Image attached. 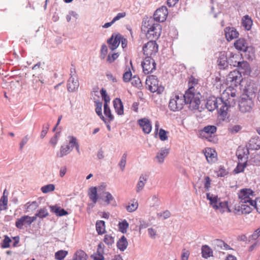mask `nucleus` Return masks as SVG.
<instances>
[{
	"mask_svg": "<svg viewBox=\"0 0 260 260\" xmlns=\"http://www.w3.org/2000/svg\"><path fill=\"white\" fill-rule=\"evenodd\" d=\"M239 204L235 206V210L238 214H248L252 211L251 203L253 202L255 196L254 191L250 188H243L238 193Z\"/></svg>",
	"mask_w": 260,
	"mask_h": 260,
	"instance_id": "1",
	"label": "nucleus"
},
{
	"mask_svg": "<svg viewBox=\"0 0 260 260\" xmlns=\"http://www.w3.org/2000/svg\"><path fill=\"white\" fill-rule=\"evenodd\" d=\"M194 91L195 89L193 87L189 88L183 94L184 100L185 104H189V108L191 110H200L202 95L199 92Z\"/></svg>",
	"mask_w": 260,
	"mask_h": 260,
	"instance_id": "2",
	"label": "nucleus"
},
{
	"mask_svg": "<svg viewBox=\"0 0 260 260\" xmlns=\"http://www.w3.org/2000/svg\"><path fill=\"white\" fill-rule=\"evenodd\" d=\"M144 27L148 29L147 30L146 37L151 40H157L160 35L161 27L158 23H154L153 19L151 18L149 19L147 23H144Z\"/></svg>",
	"mask_w": 260,
	"mask_h": 260,
	"instance_id": "3",
	"label": "nucleus"
},
{
	"mask_svg": "<svg viewBox=\"0 0 260 260\" xmlns=\"http://www.w3.org/2000/svg\"><path fill=\"white\" fill-rule=\"evenodd\" d=\"M254 106L252 97L247 94L241 95L239 101V108L242 113L250 112Z\"/></svg>",
	"mask_w": 260,
	"mask_h": 260,
	"instance_id": "4",
	"label": "nucleus"
},
{
	"mask_svg": "<svg viewBox=\"0 0 260 260\" xmlns=\"http://www.w3.org/2000/svg\"><path fill=\"white\" fill-rule=\"evenodd\" d=\"M184 104H185V102L184 100L183 94L176 93L170 99L169 107L170 110L175 112L181 110Z\"/></svg>",
	"mask_w": 260,
	"mask_h": 260,
	"instance_id": "5",
	"label": "nucleus"
},
{
	"mask_svg": "<svg viewBox=\"0 0 260 260\" xmlns=\"http://www.w3.org/2000/svg\"><path fill=\"white\" fill-rule=\"evenodd\" d=\"M158 46L155 40H151L143 47L144 54L146 57L153 58L158 52Z\"/></svg>",
	"mask_w": 260,
	"mask_h": 260,
	"instance_id": "6",
	"label": "nucleus"
},
{
	"mask_svg": "<svg viewBox=\"0 0 260 260\" xmlns=\"http://www.w3.org/2000/svg\"><path fill=\"white\" fill-rule=\"evenodd\" d=\"M146 84L148 86L149 90L151 92H157L160 93L163 90V88L158 86V81L155 76L150 75L147 77Z\"/></svg>",
	"mask_w": 260,
	"mask_h": 260,
	"instance_id": "7",
	"label": "nucleus"
},
{
	"mask_svg": "<svg viewBox=\"0 0 260 260\" xmlns=\"http://www.w3.org/2000/svg\"><path fill=\"white\" fill-rule=\"evenodd\" d=\"M243 78L240 72L236 70L231 72L226 78L228 84H230L231 86H238L242 81Z\"/></svg>",
	"mask_w": 260,
	"mask_h": 260,
	"instance_id": "8",
	"label": "nucleus"
},
{
	"mask_svg": "<svg viewBox=\"0 0 260 260\" xmlns=\"http://www.w3.org/2000/svg\"><path fill=\"white\" fill-rule=\"evenodd\" d=\"M220 98H221V102H218V107L216 109L217 110L220 116L225 118L228 115L227 111L228 108L231 106L230 101L231 100H233L231 98L224 99V98L223 96Z\"/></svg>",
	"mask_w": 260,
	"mask_h": 260,
	"instance_id": "9",
	"label": "nucleus"
},
{
	"mask_svg": "<svg viewBox=\"0 0 260 260\" xmlns=\"http://www.w3.org/2000/svg\"><path fill=\"white\" fill-rule=\"evenodd\" d=\"M256 140L255 139H250V140L249 141L248 147L247 146L246 148H243L242 149L239 148L237 150V155L238 156V158L239 159H241V160H242V158L244 156H246V158H247V156L249 153V149H257L259 148V145H257L256 146L253 145V144H256Z\"/></svg>",
	"mask_w": 260,
	"mask_h": 260,
	"instance_id": "10",
	"label": "nucleus"
},
{
	"mask_svg": "<svg viewBox=\"0 0 260 260\" xmlns=\"http://www.w3.org/2000/svg\"><path fill=\"white\" fill-rule=\"evenodd\" d=\"M141 65L145 74H149L156 69V63L151 57H145Z\"/></svg>",
	"mask_w": 260,
	"mask_h": 260,
	"instance_id": "11",
	"label": "nucleus"
},
{
	"mask_svg": "<svg viewBox=\"0 0 260 260\" xmlns=\"http://www.w3.org/2000/svg\"><path fill=\"white\" fill-rule=\"evenodd\" d=\"M168 14V11L167 7L162 6L157 9L153 14V21L156 22H164L166 20Z\"/></svg>",
	"mask_w": 260,
	"mask_h": 260,
	"instance_id": "12",
	"label": "nucleus"
},
{
	"mask_svg": "<svg viewBox=\"0 0 260 260\" xmlns=\"http://www.w3.org/2000/svg\"><path fill=\"white\" fill-rule=\"evenodd\" d=\"M120 40H121V34H113L111 38L108 40L107 43L110 45V49L114 50L118 47Z\"/></svg>",
	"mask_w": 260,
	"mask_h": 260,
	"instance_id": "13",
	"label": "nucleus"
},
{
	"mask_svg": "<svg viewBox=\"0 0 260 260\" xmlns=\"http://www.w3.org/2000/svg\"><path fill=\"white\" fill-rule=\"evenodd\" d=\"M138 123L144 133L148 134L151 132L152 129L151 123L148 118L140 119L138 120Z\"/></svg>",
	"mask_w": 260,
	"mask_h": 260,
	"instance_id": "14",
	"label": "nucleus"
},
{
	"mask_svg": "<svg viewBox=\"0 0 260 260\" xmlns=\"http://www.w3.org/2000/svg\"><path fill=\"white\" fill-rule=\"evenodd\" d=\"M218 102H221V98L211 97L207 100L206 107L209 111H212L218 107Z\"/></svg>",
	"mask_w": 260,
	"mask_h": 260,
	"instance_id": "15",
	"label": "nucleus"
},
{
	"mask_svg": "<svg viewBox=\"0 0 260 260\" xmlns=\"http://www.w3.org/2000/svg\"><path fill=\"white\" fill-rule=\"evenodd\" d=\"M228 55L225 52H220L218 57V66L220 69H225L228 67Z\"/></svg>",
	"mask_w": 260,
	"mask_h": 260,
	"instance_id": "16",
	"label": "nucleus"
},
{
	"mask_svg": "<svg viewBox=\"0 0 260 260\" xmlns=\"http://www.w3.org/2000/svg\"><path fill=\"white\" fill-rule=\"evenodd\" d=\"M79 86V82L77 79L70 77L67 84V89L69 92H74L77 90Z\"/></svg>",
	"mask_w": 260,
	"mask_h": 260,
	"instance_id": "17",
	"label": "nucleus"
},
{
	"mask_svg": "<svg viewBox=\"0 0 260 260\" xmlns=\"http://www.w3.org/2000/svg\"><path fill=\"white\" fill-rule=\"evenodd\" d=\"M237 63V67L238 70L237 71L240 72L241 75L242 74L244 75L248 74L250 73V68L248 62L246 61H239Z\"/></svg>",
	"mask_w": 260,
	"mask_h": 260,
	"instance_id": "18",
	"label": "nucleus"
},
{
	"mask_svg": "<svg viewBox=\"0 0 260 260\" xmlns=\"http://www.w3.org/2000/svg\"><path fill=\"white\" fill-rule=\"evenodd\" d=\"M226 40L230 41L238 37L239 33L234 27H227L224 29Z\"/></svg>",
	"mask_w": 260,
	"mask_h": 260,
	"instance_id": "19",
	"label": "nucleus"
},
{
	"mask_svg": "<svg viewBox=\"0 0 260 260\" xmlns=\"http://www.w3.org/2000/svg\"><path fill=\"white\" fill-rule=\"evenodd\" d=\"M169 153V149L166 148H162L156 154L155 158L159 164H162L164 162L165 157Z\"/></svg>",
	"mask_w": 260,
	"mask_h": 260,
	"instance_id": "20",
	"label": "nucleus"
},
{
	"mask_svg": "<svg viewBox=\"0 0 260 260\" xmlns=\"http://www.w3.org/2000/svg\"><path fill=\"white\" fill-rule=\"evenodd\" d=\"M212 244L215 249L220 251V250H226L230 249V246L223 241L220 239H215L212 241Z\"/></svg>",
	"mask_w": 260,
	"mask_h": 260,
	"instance_id": "21",
	"label": "nucleus"
},
{
	"mask_svg": "<svg viewBox=\"0 0 260 260\" xmlns=\"http://www.w3.org/2000/svg\"><path fill=\"white\" fill-rule=\"evenodd\" d=\"M90 200L93 202V204L91 205L93 207L98 200V196L97 193V188L96 187H91L88 189V193Z\"/></svg>",
	"mask_w": 260,
	"mask_h": 260,
	"instance_id": "22",
	"label": "nucleus"
},
{
	"mask_svg": "<svg viewBox=\"0 0 260 260\" xmlns=\"http://www.w3.org/2000/svg\"><path fill=\"white\" fill-rule=\"evenodd\" d=\"M49 208L51 211L57 216H62L68 214V212L66 210L57 205L50 206Z\"/></svg>",
	"mask_w": 260,
	"mask_h": 260,
	"instance_id": "23",
	"label": "nucleus"
},
{
	"mask_svg": "<svg viewBox=\"0 0 260 260\" xmlns=\"http://www.w3.org/2000/svg\"><path fill=\"white\" fill-rule=\"evenodd\" d=\"M113 106L118 115H122L123 114V106L120 99L116 98L114 100Z\"/></svg>",
	"mask_w": 260,
	"mask_h": 260,
	"instance_id": "24",
	"label": "nucleus"
},
{
	"mask_svg": "<svg viewBox=\"0 0 260 260\" xmlns=\"http://www.w3.org/2000/svg\"><path fill=\"white\" fill-rule=\"evenodd\" d=\"M215 152L212 149L210 148H207L205 149V151L204 152L205 156L206 158L207 161L209 163H212L215 161Z\"/></svg>",
	"mask_w": 260,
	"mask_h": 260,
	"instance_id": "25",
	"label": "nucleus"
},
{
	"mask_svg": "<svg viewBox=\"0 0 260 260\" xmlns=\"http://www.w3.org/2000/svg\"><path fill=\"white\" fill-rule=\"evenodd\" d=\"M28 218V215H24L17 219L15 222V226L19 229H22L23 226L25 224L30 226L29 220Z\"/></svg>",
	"mask_w": 260,
	"mask_h": 260,
	"instance_id": "26",
	"label": "nucleus"
},
{
	"mask_svg": "<svg viewBox=\"0 0 260 260\" xmlns=\"http://www.w3.org/2000/svg\"><path fill=\"white\" fill-rule=\"evenodd\" d=\"M206 197L207 200L210 201V204L214 209H218L219 206H218V197L217 196L213 195L210 193H207Z\"/></svg>",
	"mask_w": 260,
	"mask_h": 260,
	"instance_id": "27",
	"label": "nucleus"
},
{
	"mask_svg": "<svg viewBox=\"0 0 260 260\" xmlns=\"http://www.w3.org/2000/svg\"><path fill=\"white\" fill-rule=\"evenodd\" d=\"M72 150V149H70V145H62L60 147L59 151L57 153L56 156L60 158L62 157L69 154Z\"/></svg>",
	"mask_w": 260,
	"mask_h": 260,
	"instance_id": "28",
	"label": "nucleus"
},
{
	"mask_svg": "<svg viewBox=\"0 0 260 260\" xmlns=\"http://www.w3.org/2000/svg\"><path fill=\"white\" fill-rule=\"evenodd\" d=\"M128 245V242L124 236H122L117 242V248L122 251L125 250Z\"/></svg>",
	"mask_w": 260,
	"mask_h": 260,
	"instance_id": "29",
	"label": "nucleus"
},
{
	"mask_svg": "<svg viewBox=\"0 0 260 260\" xmlns=\"http://www.w3.org/2000/svg\"><path fill=\"white\" fill-rule=\"evenodd\" d=\"M239 58L238 55L235 54L232 52H229L228 55V65L231 66L237 67L238 62V59Z\"/></svg>",
	"mask_w": 260,
	"mask_h": 260,
	"instance_id": "30",
	"label": "nucleus"
},
{
	"mask_svg": "<svg viewBox=\"0 0 260 260\" xmlns=\"http://www.w3.org/2000/svg\"><path fill=\"white\" fill-rule=\"evenodd\" d=\"M88 256L82 250L76 251L73 255V260H87Z\"/></svg>",
	"mask_w": 260,
	"mask_h": 260,
	"instance_id": "31",
	"label": "nucleus"
},
{
	"mask_svg": "<svg viewBox=\"0 0 260 260\" xmlns=\"http://www.w3.org/2000/svg\"><path fill=\"white\" fill-rule=\"evenodd\" d=\"M236 49L240 51H245L247 49L246 41L244 39H239L235 43Z\"/></svg>",
	"mask_w": 260,
	"mask_h": 260,
	"instance_id": "32",
	"label": "nucleus"
},
{
	"mask_svg": "<svg viewBox=\"0 0 260 260\" xmlns=\"http://www.w3.org/2000/svg\"><path fill=\"white\" fill-rule=\"evenodd\" d=\"M242 25L247 30L251 29L252 25V20L248 15H245L242 18Z\"/></svg>",
	"mask_w": 260,
	"mask_h": 260,
	"instance_id": "33",
	"label": "nucleus"
},
{
	"mask_svg": "<svg viewBox=\"0 0 260 260\" xmlns=\"http://www.w3.org/2000/svg\"><path fill=\"white\" fill-rule=\"evenodd\" d=\"M217 130V128L214 125H208L204 127V128L202 130L201 133L202 134H207V136H211L212 134H214Z\"/></svg>",
	"mask_w": 260,
	"mask_h": 260,
	"instance_id": "34",
	"label": "nucleus"
},
{
	"mask_svg": "<svg viewBox=\"0 0 260 260\" xmlns=\"http://www.w3.org/2000/svg\"><path fill=\"white\" fill-rule=\"evenodd\" d=\"M212 250L207 245H203L202 247V256L205 258H207L212 256Z\"/></svg>",
	"mask_w": 260,
	"mask_h": 260,
	"instance_id": "35",
	"label": "nucleus"
},
{
	"mask_svg": "<svg viewBox=\"0 0 260 260\" xmlns=\"http://www.w3.org/2000/svg\"><path fill=\"white\" fill-rule=\"evenodd\" d=\"M96 230L99 235H102L105 232V222L103 220H98L96 223Z\"/></svg>",
	"mask_w": 260,
	"mask_h": 260,
	"instance_id": "36",
	"label": "nucleus"
},
{
	"mask_svg": "<svg viewBox=\"0 0 260 260\" xmlns=\"http://www.w3.org/2000/svg\"><path fill=\"white\" fill-rule=\"evenodd\" d=\"M104 193L106 196L104 200L106 204H111L113 206H116V201L113 196L109 192H105Z\"/></svg>",
	"mask_w": 260,
	"mask_h": 260,
	"instance_id": "37",
	"label": "nucleus"
},
{
	"mask_svg": "<svg viewBox=\"0 0 260 260\" xmlns=\"http://www.w3.org/2000/svg\"><path fill=\"white\" fill-rule=\"evenodd\" d=\"M24 207L27 212L33 211L39 207V204L36 201L29 202L24 205Z\"/></svg>",
	"mask_w": 260,
	"mask_h": 260,
	"instance_id": "38",
	"label": "nucleus"
},
{
	"mask_svg": "<svg viewBox=\"0 0 260 260\" xmlns=\"http://www.w3.org/2000/svg\"><path fill=\"white\" fill-rule=\"evenodd\" d=\"M146 180H147V179L146 178H145L143 175H141L140 177L139 180L137 185L136 191L137 192H140L143 189V187L145 186Z\"/></svg>",
	"mask_w": 260,
	"mask_h": 260,
	"instance_id": "39",
	"label": "nucleus"
},
{
	"mask_svg": "<svg viewBox=\"0 0 260 260\" xmlns=\"http://www.w3.org/2000/svg\"><path fill=\"white\" fill-rule=\"evenodd\" d=\"M104 113L105 116L109 118L110 121L113 120L114 116L112 114L110 107L107 103L104 104Z\"/></svg>",
	"mask_w": 260,
	"mask_h": 260,
	"instance_id": "40",
	"label": "nucleus"
},
{
	"mask_svg": "<svg viewBox=\"0 0 260 260\" xmlns=\"http://www.w3.org/2000/svg\"><path fill=\"white\" fill-rule=\"evenodd\" d=\"M68 252L64 250H60L55 253V258L57 260H63L68 255Z\"/></svg>",
	"mask_w": 260,
	"mask_h": 260,
	"instance_id": "41",
	"label": "nucleus"
},
{
	"mask_svg": "<svg viewBox=\"0 0 260 260\" xmlns=\"http://www.w3.org/2000/svg\"><path fill=\"white\" fill-rule=\"evenodd\" d=\"M242 126L239 124H230L228 128V131L232 134H235L239 132L242 129Z\"/></svg>",
	"mask_w": 260,
	"mask_h": 260,
	"instance_id": "42",
	"label": "nucleus"
},
{
	"mask_svg": "<svg viewBox=\"0 0 260 260\" xmlns=\"http://www.w3.org/2000/svg\"><path fill=\"white\" fill-rule=\"evenodd\" d=\"M128 223L126 220H123L122 222H119L118 227L119 231L123 234L126 233L127 229L128 228Z\"/></svg>",
	"mask_w": 260,
	"mask_h": 260,
	"instance_id": "43",
	"label": "nucleus"
},
{
	"mask_svg": "<svg viewBox=\"0 0 260 260\" xmlns=\"http://www.w3.org/2000/svg\"><path fill=\"white\" fill-rule=\"evenodd\" d=\"M127 153L125 152L124 153L122 157L121 158L120 161H119L118 164V166L120 167V169L122 171H124L125 169V167L126 163V157H127Z\"/></svg>",
	"mask_w": 260,
	"mask_h": 260,
	"instance_id": "44",
	"label": "nucleus"
},
{
	"mask_svg": "<svg viewBox=\"0 0 260 260\" xmlns=\"http://www.w3.org/2000/svg\"><path fill=\"white\" fill-rule=\"evenodd\" d=\"M247 166V161H245L244 163H238L236 168L234 170V172L235 174H238L239 173L243 172L245 168Z\"/></svg>",
	"mask_w": 260,
	"mask_h": 260,
	"instance_id": "45",
	"label": "nucleus"
},
{
	"mask_svg": "<svg viewBox=\"0 0 260 260\" xmlns=\"http://www.w3.org/2000/svg\"><path fill=\"white\" fill-rule=\"evenodd\" d=\"M49 215L48 212L46 208H43L40 209L36 213V216H38L40 218H44Z\"/></svg>",
	"mask_w": 260,
	"mask_h": 260,
	"instance_id": "46",
	"label": "nucleus"
},
{
	"mask_svg": "<svg viewBox=\"0 0 260 260\" xmlns=\"http://www.w3.org/2000/svg\"><path fill=\"white\" fill-rule=\"evenodd\" d=\"M55 189V186L52 184H47L41 187V190L43 193H47L53 191Z\"/></svg>",
	"mask_w": 260,
	"mask_h": 260,
	"instance_id": "47",
	"label": "nucleus"
},
{
	"mask_svg": "<svg viewBox=\"0 0 260 260\" xmlns=\"http://www.w3.org/2000/svg\"><path fill=\"white\" fill-rule=\"evenodd\" d=\"M168 134V132L164 130L162 128H160L158 133V136L160 140L162 141L167 140L168 138L167 136Z\"/></svg>",
	"mask_w": 260,
	"mask_h": 260,
	"instance_id": "48",
	"label": "nucleus"
},
{
	"mask_svg": "<svg viewBox=\"0 0 260 260\" xmlns=\"http://www.w3.org/2000/svg\"><path fill=\"white\" fill-rule=\"evenodd\" d=\"M11 241H11V239L8 236H7V235L5 236V238L3 240L2 243V245H1L2 248H7L10 247V244L11 242Z\"/></svg>",
	"mask_w": 260,
	"mask_h": 260,
	"instance_id": "49",
	"label": "nucleus"
},
{
	"mask_svg": "<svg viewBox=\"0 0 260 260\" xmlns=\"http://www.w3.org/2000/svg\"><path fill=\"white\" fill-rule=\"evenodd\" d=\"M251 204V208L253 207L259 213H260V198H257L256 200H254Z\"/></svg>",
	"mask_w": 260,
	"mask_h": 260,
	"instance_id": "50",
	"label": "nucleus"
},
{
	"mask_svg": "<svg viewBox=\"0 0 260 260\" xmlns=\"http://www.w3.org/2000/svg\"><path fill=\"white\" fill-rule=\"evenodd\" d=\"M104 241L106 244L111 246L114 243V238L110 235H106L104 239Z\"/></svg>",
	"mask_w": 260,
	"mask_h": 260,
	"instance_id": "51",
	"label": "nucleus"
},
{
	"mask_svg": "<svg viewBox=\"0 0 260 260\" xmlns=\"http://www.w3.org/2000/svg\"><path fill=\"white\" fill-rule=\"evenodd\" d=\"M119 56L118 53H113L112 54H109L107 58V61L109 63H112Z\"/></svg>",
	"mask_w": 260,
	"mask_h": 260,
	"instance_id": "52",
	"label": "nucleus"
},
{
	"mask_svg": "<svg viewBox=\"0 0 260 260\" xmlns=\"http://www.w3.org/2000/svg\"><path fill=\"white\" fill-rule=\"evenodd\" d=\"M108 53V48L106 45L103 44L101 47V55L100 57L101 59H104L105 58L107 54Z\"/></svg>",
	"mask_w": 260,
	"mask_h": 260,
	"instance_id": "53",
	"label": "nucleus"
},
{
	"mask_svg": "<svg viewBox=\"0 0 260 260\" xmlns=\"http://www.w3.org/2000/svg\"><path fill=\"white\" fill-rule=\"evenodd\" d=\"M100 92L102 99L104 100L105 103L108 104V103L110 101V98L109 96L107 95L106 90L105 89L102 88Z\"/></svg>",
	"mask_w": 260,
	"mask_h": 260,
	"instance_id": "54",
	"label": "nucleus"
},
{
	"mask_svg": "<svg viewBox=\"0 0 260 260\" xmlns=\"http://www.w3.org/2000/svg\"><path fill=\"white\" fill-rule=\"evenodd\" d=\"M68 138L70 139L69 145H70V149H72L73 147H76L78 144L77 139L74 136H69Z\"/></svg>",
	"mask_w": 260,
	"mask_h": 260,
	"instance_id": "55",
	"label": "nucleus"
},
{
	"mask_svg": "<svg viewBox=\"0 0 260 260\" xmlns=\"http://www.w3.org/2000/svg\"><path fill=\"white\" fill-rule=\"evenodd\" d=\"M49 127L50 125L48 123H47L43 125L42 131L41 132V134L40 135V137L41 139H43L45 137V136H46L48 132Z\"/></svg>",
	"mask_w": 260,
	"mask_h": 260,
	"instance_id": "56",
	"label": "nucleus"
},
{
	"mask_svg": "<svg viewBox=\"0 0 260 260\" xmlns=\"http://www.w3.org/2000/svg\"><path fill=\"white\" fill-rule=\"evenodd\" d=\"M6 191V189H5L4 190L3 195L1 199V201L3 202V204L4 206V208L3 209L1 208V210L7 209V204H8V197H7V196L5 195Z\"/></svg>",
	"mask_w": 260,
	"mask_h": 260,
	"instance_id": "57",
	"label": "nucleus"
},
{
	"mask_svg": "<svg viewBox=\"0 0 260 260\" xmlns=\"http://www.w3.org/2000/svg\"><path fill=\"white\" fill-rule=\"evenodd\" d=\"M204 180L205 189L206 191H209L210 188L211 180L209 176H205Z\"/></svg>",
	"mask_w": 260,
	"mask_h": 260,
	"instance_id": "58",
	"label": "nucleus"
},
{
	"mask_svg": "<svg viewBox=\"0 0 260 260\" xmlns=\"http://www.w3.org/2000/svg\"><path fill=\"white\" fill-rule=\"evenodd\" d=\"M132 84L136 87H139L141 86V82L138 77L134 76L132 78Z\"/></svg>",
	"mask_w": 260,
	"mask_h": 260,
	"instance_id": "59",
	"label": "nucleus"
},
{
	"mask_svg": "<svg viewBox=\"0 0 260 260\" xmlns=\"http://www.w3.org/2000/svg\"><path fill=\"white\" fill-rule=\"evenodd\" d=\"M138 207L137 203H133L126 207V210L128 212H132L135 211Z\"/></svg>",
	"mask_w": 260,
	"mask_h": 260,
	"instance_id": "60",
	"label": "nucleus"
},
{
	"mask_svg": "<svg viewBox=\"0 0 260 260\" xmlns=\"http://www.w3.org/2000/svg\"><path fill=\"white\" fill-rule=\"evenodd\" d=\"M260 236V227L254 231L253 234L249 236V239L250 240H256Z\"/></svg>",
	"mask_w": 260,
	"mask_h": 260,
	"instance_id": "61",
	"label": "nucleus"
},
{
	"mask_svg": "<svg viewBox=\"0 0 260 260\" xmlns=\"http://www.w3.org/2000/svg\"><path fill=\"white\" fill-rule=\"evenodd\" d=\"M102 103L101 102H95V106H96V108H95V112L96 113V114H98V115H101V113H102Z\"/></svg>",
	"mask_w": 260,
	"mask_h": 260,
	"instance_id": "62",
	"label": "nucleus"
},
{
	"mask_svg": "<svg viewBox=\"0 0 260 260\" xmlns=\"http://www.w3.org/2000/svg\"><path fill=\"white\" fill-rule=\"evenodd\" d=\"M132 73L130 71L125 72L123 75V80L125 82H127L132 79Z\"/></svg>",
	"mask_w": 260,
	"mask_h": 260,
	"instance_id": "63",
	"label": "nucleus"
},
{
	"mask_svg": "<svg viewBox=\"0 0 260 260\" xmlns=\"http://www.w3.org/2000/svg\"><path fill=\"white\" fill-rule=\"evenodd\" d=\"M126 16L125 12H121L117 14V15L114 17L113 19V20L115 22L116 21L119 20V19L124 18Z\"/></svg>",
	"mask_w": 260,
	"mask_h": 260,
	"instance_id": "64",
	"label": "nucleus"
}]
</instances>
